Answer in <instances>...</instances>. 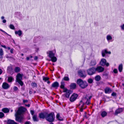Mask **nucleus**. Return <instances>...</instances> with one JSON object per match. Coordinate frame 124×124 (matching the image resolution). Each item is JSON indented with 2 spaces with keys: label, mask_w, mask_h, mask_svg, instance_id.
<instances>
[{
  "label": "nucleus",
  "mask_w": 124,
  "mask_h": 124,
  "mask_svg": "<svg viewBox=\"0 0 124 124\" xmlns=\"http://www.w3.org/2000/svg\"><path fill=\"white\" fill-rule=\"evenodd\" d=\"M26 110V108L21 106L18 108L17 111L16 110L15 116L16 121L20 123H23L25 119L23 114Z\"/></svg>",
  "instance_id": "1"
},
{
  "label": "nucleus",
  "mask_w": 124,
  "mask_h": 124,
  "mask_svg": "<svg viewBox=\"0 0 124 124\" xmlns=\"http://www.w3.org/2000/svg\"><path fill=\"white\" fill-rule=\"evenodd\" d=\"M77 83L82 89H85L88 85V84L86 81H84L81 79H78L77 81Z\"/></svg>",
  "instance_id": "2"
},
{
  "label": "nucleus",
  "mask_w": 124,
  "mask_h": 124,
  "mask_svg": "<svg viewBox=\"0 0 124 124\" xmlns=\"http://www.w3.org/2000/svg\"><path fill=\"white\" fill-rule=\"evenodd\" d=\"M46 119L49 122H52L54 121V113L52 112L49 113H46Z\"/></svg>",
  "instance_id": "3"
},
{
  "label": "nucleus",
  "mask_w": 124,
  "mask_h": 124,
  "mask_svg": "<svg viewBox=\"0 0 124 124\" xmlns=\"http://www.w3.org/2000/svg\"><path fill=\"white\" fill-rule=\"evenodd\" d=\"M63 92L65 93L62 96H65L66 98H69L70 95L72 93V91L70 90L67 89V88H65L63 90Z\"/></svg>",
  "instance_id": "4"
},
{
  "label": "nucleus",
  "mask_w": 124,
  "mask_h": 124,
  "mask_svg": "<svg viewBox=\"0 0 124 124\" xmlns=\"http://www.w3.org/2000/svg\"><path fill=\"white\" fill-rule=\"evenodd\" d=\"M78 76L81 78H85L86 76L85 71L84 70H78Z\"/></svg>",
  "instance_id": "5"
},
{
  "label": "nucleus",
  "mask_w": 124,
  "mask_h": 124,
  "mask_svg": "<svg viewBox=\"0 0 124 124\" xmlns=\"http://www.w3.org/2000/svg\"><path fill=\"white\" fill-rule=\"evenodd\" d=\"M107 61L106 59L104 58H102L99 63V64L102 66H104L105 65L107 67L109 66V64L108 62H107Z\"/></svg>",
  "instance_id": "6"
},
{
  "label": "nucleus",
  "mask_w": 124,
  "mask_h": 124,
  "mask_svg": "<svg viewBox=\"0 0 124 124\" xmlns=\"http://www.w3.org/2000/svg\"><path fill=\"white\" fill-rule=\"evenodd\" d=\"M87 71L88 75H92L95 73V68L93 67L90 68L87 70Z\"/></svg>",
  "instance_id": "7"
},
{
  "label": "nucleus",
  "mask_w": 124,
  "mask_h": 124,
  "mask_svg": "<svg viewBox=\"0 0 124 124\" xmlns=\"http://www.w3.org/2000/svg\"><path fill=\"white\" fill-rule=\"evenodd\" d=\"M95 72L97 71L99 73H100L104 71V68L101 66H99L95 68Z\"/></svg>",
  "instance_id": "8"
},
{
  "label": "nucleus",
  "mask_w": 124,
  "mask_h": 124,
  "mask_svg": "<svg viewBox=\"0 0 124 124\" xmlns=\"http://www.w3.org/2000/svg\"><path fill=\"white\" fill-rule=\"evenodd\" d=\"M78 96V94L75 93H73L70 98V101L72 102L74 101L77 99Z\"/></svg>",
  "instance_id": "9"
},
{
  "label": "nucleus",
  "mask_w": 124,
  "mask_h": 124,
  "mask_svg": "<svg viewBox=\"0 0 124 124\" xmlns=\"http://www.w3.org/2000/svg\"><path fill=\"white\" fill-rule=\"evenodd\" d=\"M102 56L103 57H105L106 56V54H110L111 52L110 51H108L107 49L103 50L101 52Z\"/></svg>",
  "instance_id": "10"
},
{
  "label": "nucleus",
  "mask_w": 124,
  "mask_h": 124,
  "mask_svg": "<svg viewBox=\"0 0 124 124\" xmlns=\"http://www.w3.org/2000/svg\"><path fill=\"white\" fill-rule=\"evenodd\" d=\"M7 71L8 73L11 75L13 74L12 68L11 66H9L8 67Z\"/></svg>",
  "instance_id": "11"
},
{
  "label": "nucleus",
  "mask_w": 124,
  "mask_h": 124,
  "mask_svg": "<svg viewBox=\"0 0 124 124\" xmlns=\"http://www.w3.org/2000/svg\"><path fill=\"white\" fill-rule=\"evenodd\" d=\"M59 85L58 83L56 81L53 83L51 86V87L57 89V88L58 87H59Z\"/></svg>",
  "instance_id": "12"
},
{
  "label": "nucleus",
  "mask_w": 124,
  "mask_h": 124,
  "mask_svg": "<svg viewBox=\"0 0 124 124\" xmlns=\"http://www.w3.org/2000/svg\"><path fill=\"white\" fill-rule=\"evenodd\" d=\"M46 113L45 114L43 112L40 113L39 114V117L40 119H44L46 118Z\"/></svg>",
  "instance_id": "13"
},
{
  "label": "nucleus",
  "mask_w": 124,
  "mask_h": 124,
  "mask_svg": "<svg viewBox=\"0 0 124 124\" xmlns=\"http://www.w3.org/2000/svg\"><path fill=\"white\" fill-rule=\"evenodd\" d=\"M84 99L80 101L79 103V106H80V108H84L85 109L86 108L84 107V105H85V102L84 101Z\"/></svg>",
  "instance_id": "14"
},
{
  "label": "nucleus",
  "mask_w": 124,
  "mask_h": 124,
  "mask_svg": "<svg viewBox=\"0 0 124 124\" xmlns=\"http://www.w3.org/2000/svg\"><path fill=\"white\" fill-rule=\"evenodd\" d=\"M123 111V109L122 108H119L117 109L115 111L114 115H117L118 114L122 112Z\"/></svg>",
  "instance_id": "15"
},
{
  "label": "nucleus",
  "mask_w": 124,
  "mask_h": 124,
  "mask_svg": "<svg viewBox=\"0 0 124 124\" xmlns=\"http://www.w3.org/2000/svg\"><path fill=\"white\" fill-rule=\"evenodd\" d=\"M47 53L48 54V57L51 58L54 56V54L53 53L52 51H48L47 52Z\"/></svg>",
  "instance_id": "16"
},
{
  "label": "nucleus",
  "mask_w": 124,
  "mask_h": 124,
  "mask_svg": "<svg viewBox=\"0 0 124 124\" xmlns=\"http://www.w3.org/2000/svg\"><path fill=\"white\" fill-rule=\"evenodd\" d=\"M2 87L3 89H7L9 87V86L8 84L6 82H4L3 84Z\"/></svg>",
  "instance_id": "17"
},
{
  "label": "nucleus",
  "mask_w": 124,
  "mask_h": 124,
  "mask_svg": "<svg viewBox=\"0 0 124 124\" xmlns=\"http://www.w3.org/2000/svg\"><path fill=\"white\" fill-rule=\"evenodd\" d=\"M15 15L17 18L19 19H21L22 17V14L20 12H16L15 13Z\"/></svg>",
  "instance_id": "18"
},
{
  "label": "nucleus",
  "mask_w": 124,
  "mask_h": 124,
  "mask_svg": "<svg viewBox=\"0 0 124 124\" xmlns=\"http://www.w3.org/2000/svg\"><path fill=\"white\" fill-rule=\"evenodd\" d=\"M105 93H109L112 91L111 89L108 87H106L104 89Z\"/></svg>",
  "instance_id": "19"
},
{
  "label": "nucleus",
  "mask_w": 124,
  "mask_h": 124,
  "mask_svg": "<svg viewBox=\"0 0 124 124\" xmlns=\"http://www.w3.org/2000/svg\"><path fill=\"white\" fill-rule=\"evenodd\" d=\"M7 123V124H18L17 123L15 122L14 120L10 119L8 120Z\"/></svg>",
  "instance_id": "20"
},
{
  "label": "nucleus",
  "mask_w": 124,
  "mask_h": 124,
  "mask_svg": "<svg viewBox=\"0 0 124 124\" xmlns=\"http://www.w3.org/2000/svg\"><path fill=\"white\" fill-rule=\"evenodd\" d=\"M22 76L20 73H18L16 76V81L18 80H22Z\"/></svg>",
  "instance_id": "21"
},
{
  "label": "nucleus",
  "mask_w": 124,
  "mask_h": 124,
  "mask_svg": "<svg viewBox=\"0 0 124 124\" xmlns=\"http://www.w3.org/2000/svg\"><path fill=\"white\" fill-rule=\"evenodd\" d=\"M96 64V61L95 59L92 60L89 64V65L90 66H92L95 65Z\"/></svg>",
  "instance_id": "22"
},
{
  "label": "nucleus",
  "mask_w": 124,
  "mask_h": 124,
  "mask_svg": "<svg viewBox=\"0 0 124 124\" xmlns=\"http://www.w3.org/2000/svg\"><path fill=\"white\" fill-rule=\"evenodd\" d=\"M76 84L74 83H71L70 86V88L71 89H75L76 87Z\"/></svg>",
  "instance_id": "23"
},
{
  "label": "nucleus",
  "mask_w": 124,
  "mask_h": 124,
  "mask_svg": "<svg viewBox=\"0 0 124 124\" xmlns=\"http://www.w3.org/2000/svg\"><path fill=\"white\" fill-rule=\"evenodd\" d=\"M32 119L33 121L34 122H38L39 121V118H37V115H33Z\"/></svg>",
  "instance_id": "24"
},
{
  "label": "nucleus",
  "mask_w": 124,
  "mask_h": 124,
  "mask_svg": "<svg viewBox=\"0 0 124 124\" xmlns=\"http://www.w3.org/2000/svg\"><path fill=\"white\" fill-rule=\"evenodd\" d=\"M2 111L5 113H7L9 112V109L7 108H4L2 109Z\"/></svg>",
  "instance_id": "25"
},
{
  "label": "nucleus",
  "mask_w": 124,
  "mask_h": 124,
  "mask_svg": "<svg viewBox=\"0 0 124 124\" xmlns=\"http://www.w3.org/2000/svg\"><path fill=\"white\" fill-rule=\"evenodd\" d=\"M107 115V113L105 111H103L101 112V115L102 117H104L106 116Z\"/></svg>",
  "instance_id": "26"
},
{
  "label": "nucleus",
  "mask_w": 124,
  "mask_h": 124,
  "mask_svg": "<svg viewBox=\"0 0 124 124\" xmlns=\"http://www.w3.org/2000/svg\"><path fill=\"white\" fill-rule=\"evenodd\" d=\"M65 85V84L64 82L62 81L61 82V85L60 87L61 88L63 89V90H64V89L65 88H66L64 87Z\"/></svg>",
  "instance_id": "27"
},
{
  "label": "nucleus",
  "mask_w": 124,
  "mask_h": 124,
  "mask_svg": "<svg viewBox=\"0 0 124 124\" xmlns=\"http://www.w3.org/2000/svg\"><path fill=\"white\" fill-rule=\"evenodd\" d=\"M106 39L108 41H111L112 39V38L110 35H108L107 36Z\"/></svg>",
  "instance_id": "28"
},
{
  "label": "nucleus",
  "mask_w": 124,
  "mask_h": 124,
  "mask_svg": "<svg viewBox=\"0 0 124 124\" xmlns=\"http://www.w3.org/2000/svg\"><path fill=\"white\" fill-rule=\"evenodd\" d=\"M14 80V78L12 76H9L8 77V81L9 82H11Z\"/></svg>",
  "instance_id": "29"
},
{
  "label": "nucleus",
  "mask_w": 124,
  "mask_h": 124,
  "mask_svg": "<svg viewBox=\"0 0 124 124\" xmlns=\"http://www.w3.org/2000/svg\"><path fill=\"white\" fill-rule=\"evenodd\" d=\"M16 34H18L19 36H21L22 34V31L20 30H19L18 31H16L15 32Z\"/></svg>",
  "instance_id": "30"
},
{
  "label": "nucleus",
  "mask_w": 124,
  "mask_h": 124,
  "mask_svg": "<svg viewBox=\"0 0 124 124\" xmlns=\"http://www.w3.org/2000/svg\"><path fill=\"white\" fill-rule=\"evenodd\" d=\"M108 74L109 73L108 72L105 71L103 72V75L106 78H108Z\"/></svg>",
  "instance_id": "31"
},
{
  "label": "nucleus",
  "mask_w": 124,
  "mask_h": 124,
  "mask_svg": "<svg viewBox=\"0 0 124 124\" xmlns=\"http://www.w3.org/2000/svg\"><path fill=\"white\" fill-rule=\"evenodd\" d=\"M69 78L68 76H65L63 78L62 81H63L64 80L66 81H69Z\"/></svg>",
  "instance_id": "32"
},
{
  "label": "nucleus",
  "mask_w": 124,
  "mask_h": 124,
  "mask_svg": "<svg viewBox=\"0 0 124 124\" xmlns=\"http://www.w3.org/2000/svg\"><path fill=\"white\" fill-rule=\"evenodd\" d=\"M123 70V65L122 64L119 65L118 67V70L119 71L121 72Z\"/></svg>",
  "instance_id": "33"
},
{
  "label": "nucleus",
  "mask_w": 124,
  "mask_h": 124,
  "mask_svg": "<svg viewBox=\"0 0 124 124\" xmlns=\"http://www.w3.org/2000/svg\"><path fill=\"white\" fill-rule=\"evenodd\" d=\"M91 97H89V99H87L86 98V97H85L84 98V99H86V101L85 102V104L87 105H89L90 103V102H89L90 99Z\"/></svg>",
  "instance_id": "34"
},
{
  "label": "nucleus",
  "mask_w": 124,
  "mask_h": 124,
  "mask_svg": "<svg viewBox=\"0 0 124 124\" xmlns=\"http://www.w3.org/2000/svg\"><path fill=\"white\" fill-rule=\"evenodd\" d=\"M101 77L99 75L96 76L95 77V80L97 81H99L101 79Z\"/></svg>",
  "instance_id": "35"
},
{
  "label": "nucleus",
  "mask_w": 124,
  "mask_h": 124,
  "mask_svg": "<svg viewBox=\"0 0 124 124\" xmlns=\"http://www.w3.org/2000/svg\"><path fill=\"white\" fill-rule=\"evenodd\" d=\"M59 118H61L60 116V114L59 113H58L56 116V118L59 121H62L63 120L62 118L60 119Z\"/></svg>",
  "instance_id": "36"
},
{
  "label": "nucleus",
  "mask_w": 124,
  "mask_h": 124,
  "mask_svg": "<svg viewBox=\"0 0 124 124\" xmlns=\"http://www.w3.org/2000/svg\"><path fill=\"white\" fill-rule=\"evenodd\" d=\"M20 70V68L18 67H16L15 69V71L16 73L19 72Z\"/></svg>",
  "instance_id": "37"
},
{
  "label": "nucleus",
  "mask_w": 124,
  "mask_h": 124,
  "mask_svg": "<svg viewBox=\"0 0 124 124\" xmlns=\"http://www.w3.org/2000/svg\"><path fill=\"white\" fill-rule=\"evenodd\" d=\"M51 61L53 62H54L57 61V58L54 56L52 58H51Z\"/></svg>",
  "instance_id": "38"
},
{
  "label": "nucleus",
  "mask_w": 124,
  "mask_h": 124,
  "mask_svg": "<svg viewBox=\"0 0 124 124\" xmlns=\"http://www.w3.org/2000/svg\"><path fill=\"white\" fill-rule=\"evenodd\" d=\"M31 85L33 88L35 87H37V85L36 83H32L31 84Z\"/></svg>",
  "instance_id": "39"
},
{
  "label": "nucleus",
  "mask_w": 124,
  "mask_h": 124,
  "mask_svg": "<svg viewBox=\"0 0 124 124\" xmlns=\"http://www.w3.org/2000/svg\"><path fill=\"white\" fill-rule=\"evenodd\" d=\"M16 82H18L21 86H22L23 85V83L22 81H21V80H18L16 81Z\"/></svg>",
  "instance_id": "40"
},
{
  "label": "nucleus",
  "mask_w": 124,
  "mask_h": 124,
  "mask_svg": "<svg viewBox=\"0 0 124 124\" xmlns=\"http://www.w3.org/2000/svg\"><path fill=\"white\" fill-rule=\"evenodd\" d=\"M87 81L89 83L91 84L93 83V80L92 79L90 78L88 79Z\"/></svg>",
  "instance_id": "41"
},
{
  "label": "nucleus",
  "mask_w": 124,
  "mask_h": 124,
  "mask_svg": "<svg viewBox=\"0 0 124 124\" xmlns=\"http://www.w3.org/2000/svg\"><path fill=\"white\" fill-rule=\"evenodd\" d=\"M9 27L10 29L13 30H14L15 29L14 26L12 24L10 25Z\"/></svg>",
  "instance_id": "42"
},
{
  "label": "nucleus",
  "mask_w": 124,
  "mask_h": 124,
  "mask_svg": "<svg viewBox=\"0 0 124 124\" xmlns=\"http://www.w3.org/2000/svg\"><path fill=\"white\" fill-rule=\"evenodd\" d=\"M4 114L2 112H0V118H1L4 116Z\"/></svg>",
  "instance_id": "43"
},
{
  "label": "nucleus",
  "mask_w": 124,
  "mask_h": 124,
  "mask_svg": "<svg viewBox=\"0 0 124 124\" xmlns=\"http://www.w3.org/2000/svg\"><path fill=\"white\" fill-rule=\"evenodd\" d=\"M0 31H1L3 32V33H5L7 35H8V36H10V37H11V36L10 35L8 34L7 33H6V32H5V31L2 30V29H0Z\"/></svg>",
  "instance_id": "44"
},
{
  "label": "nucleus",
  "mask_w": 124,
  "mask_h": 124,
  "mask_svg": "<svg viewBox=\"0 0 124 124\" xmlns=\"http://www.w3.org/2000/svg\"><path fill=\"white\" fill-rule=\"evenodd\" d=\"M3 51L2 49L1 48L0 49V55H3Z\"/></svg>",
  "instance_id": "45"
},
{
  "label": "nucleus",
  "mask_w": 124,
  "mask_h": 124,
  "mask_svg": "<svg viewBox=\"0 0 124 124\" xmlns=\"http://www.w3.org/2000/svg\"><path fill=\"white\" fill-rule=\"evenodd\" d=\"M113 72L115 73H117L118 72L117 69H114L113 70Z\"/></svg>",
  "instance_id": "46"
},
{
  "label": "nucleus",
  "mask_w": 124,
  "mask_h": 124,
  "mask_svg": "<svg viewBox=\"0 0 124 124\" xmlns=\"http://www.w3.org/2000/svg\"><path fill=\"white\" fill-rule=\"evenodd\" d=\"M43 79L44 80H45L46 81L48 80V78L47 77H43Z\"/></svg>",
  "instance_id": "47"
},
{
  "label": "nucleus",
  "mask_w": 124,
  "mask_h": 124,
  "mask_svg": "<svg viewBox=\"0 0 124 124\" xmlns=\"http://www.w3.org/2000/svg\"><path fill=\"white\" fill-rule=\"evenodd\" d=\"M24 124H31V123L30 121H27Z\"/></svg>",
  "instance_id": "48"
},
{
  "label": "nucleus",
  "mask_w": 124,
  "mask_h": 124,
  "mask_svg": "<svg viewBox=\"0 0 124 124\" xmlns=\"http://www.w3.org/2000/svg\"><path fill=\"white\" fill-rule=\"evenodd\" d=\"M120 27L121 28L122 30H124V24H123L122 25H121Z\"/></svg>",
  "instance_id": "49"
},
{
  "label": "nucleus",
  "mask_w": 124,
  "mask_h": 124,
  "mask_svg": "<svg viewBox=\"0 0 124 124\" xmlns=\"http://www.w3.org/2000/svg\"><path fill=\"white\" fill-rule=\"evenodd\" d=\"M30 112L31 115L33 116L34 113V111L33 110H31L30 111Z\"/></svg>",
  "instance_id": "50"
},
{
  "label": "nucleus",
  "mask_w": 124,
  "mask_h": 124,
  "mask_svg": "<svg viewBox=\"0 0 124 124\" xmlns=\"http://www.w3.org/2000/svg\"><path fill=\"white\" fill-rule=\"evenodd\" d=\"M116 93L114 92H113L111 94V95L113 96H116Z\"/></svg>",
  "instance_id": "51"
},
{
  "label": "nucleus",
  "mask_w": 124,
  "mask_h": 124,
  "mask_svg": "<svg viewBox=\"0 0 124 124\" xmlns=\"http://www.w3.org/2000/svg\"><path fill=\"white\" fill-rule=\"evenodd\" d=\"M14 49L13 48H11L10 50V52L11 54H13V51Z\"/></svg>",
  "instance_id": "52"
},
{
  "label": "nucleus",
  "mask_w": 124,
  "mask_h": 124,
  "mask_svg": "<svg viewBox=\"0 0 124 124\" xmlns=\"http://www.w3.org/2000/svg\"><path fill=\"white\" fill-rule=\"evenodd\" d=\"M14 90L15 91H17L18 89V88L16 86H15L14 88Z\"/></svg>",
  "instance_id": "53"
},
{
  "label": "nucleus",
  "mask_w": 124,
  "mask_h": 124,
  "mask_svg": "<svg viewBox=\"0 0 124 124\" xmlns=\"http://www.w3.org/2000/svg\"><path fill=\"white\" fill-rule=\"evenodd\" d=\"M80 111L81 112H82L83 111V109H84V108H80Z\"/></svg>",
  "instance_id": "54"
},
{
  "label": "nucleus",
  "mask_w": 124,
  "mask_h": 124,
  "mask_svg": "<svg viewBox=\"0 0 124 124\" xmlns=\"http://www.w3.org/2000/svg\"><path fill=\"white\" fill-rule=\"evenodd\" d=\"M28 101L27 100H23V102L24 103H25L26 102H27Z\"/></svg>",
  "instance_id": "55"
},
{
  "label": "nucleus",
  "mask_w": 124,
  "mask_h": 124,
  "mask_svg": "<svg viewBox=\"0 0 124 124\" xmlns=\"http://www.w3.org/2000/svg\"><path fill=\"white\" fill-rule=\"evenodd\" d=\"M1 46L5 49H7V47L5 45H1Z\"/></svg>",
  "instance_id": "56"
},
{
  "label": "nucleus",
  "mask_w": 124,
  "mask_h": 124,
  "mask_svg": "<svg viewBox=\"0 0 124 124\" xmlns=\"http://www.w3.org/2000/svg\"><path fill=\"white\" fill-rule=\"evenodd\" d=\"M2 22L4 23H5L6 22V20L5 19L3 20L2 21Z\"/></svg>",
  "instance_id": "57"
},
{
  "label": "nucleus",
  "mask_w": 124,
  "mask_h": 124,
  "mask_svg": "<svg viewBox=\"0 0 124 124\" xmlns=\"http://www.w3.org/2000/svg\"><path fill=\"white\" fill-rule=\"evenodd\" d=\"M38 59V57L37 56H35L34 58V60H36Z\"/></svg>",
  "instance_id": "58"
},
{
  "label": "nucleus",
  "mask_w": 124,
  "mask_h": 124,
  "mask_svg": "<svg viewBox=\"0 0 124 124\" xmlns=\"http://www.w3.org/2000/svg\"><path fill=\"white\" fill-rule=\"evenodd\" d=\"M25 105L26 106H27L28 107H29L30 106V105L29 104H27V105L25 104Z\"/></svg>",
  "instance_id": "59"
},
{
  "label": "nucleus",
  "mask_w": 124,
  "mask_h": 124,
  "mask_svg": "<svg viewBox=\"0 0 124 124\" xmlns=\"http://www.w3.org/2000/svg\"><path fill=\"white\" fill-rule=\"evenodd\" d=\"M2 72V71L1 69H0V75L1 74Z\"/></svg>",
  "instance_id": "60"
},
{
  "label": "nucleus",
  "mask_w": 124,
  "mask_h": 124,
  "mask_svg": "<svg viewBox=\"0 0 124 124\" xmlns=\"http://www.w3.org/2000/svg\"><path fill=\"white\" fill-rule=\"evenodd\" d=\"M30 57H27L26 58V59L27 60H29L30 59Z\"/></svg>",
  "instance_id": "61"
},
{
  "label": "nucleus",
  "mask_w": 124,
  "mask_h": 124,
  "mask_svg": "<svg viewBox=\"0 0 124 124\" xmlns=\"http://www.w3.org/2000/svg\"><path fill=\"white\" fill-rule=\"evenodd\" d=\"M4 18H5L4 17V16H2L1 17V19L2 20L4 19Z\"/></svg>",
  "instance_id": "62"
},
{
  "label": "nucleus",
  "mask_w": 124,
  "mask_h": 124,
  "mask_svg": "<svg viewBox=\"0 0 124 124\" xmlns=\"http://www.w3.org/2000/svg\"><path fill=\"white\" fill-rule=\"evenodd\" d=\"M39 49V48H36V51L37 52H38Z\"/></svg>",
  "instance_id": "63"
},
{
  "label": "nucleus",
  "mask_w": 124,
  "mask_h": 124,
  "mask_svg": "<svg viewBox=\"0 0 124 124\" xmlns=\"http://www.w3.org/2000/svg\"><path fill=\"white\" fill-rule=\"evenodd\" d=\"M7 49H8V50H10V48L9 47H7Z\"/></svg>",
  "instance_id": "64"
}]
</instances>
